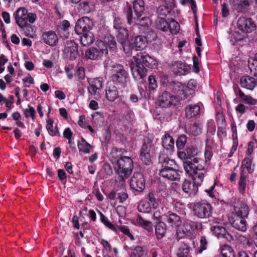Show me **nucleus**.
I'll return each instance as SVG.
<instances>
[{
	"label": "nucleus",
	"mask_w": 257,
	"mask_h": 257,
	"mask_svg": "<svg viewBox=\"0 0 257 257\" xmlns=\"http://www.w3.org/2000/svg\"><path fill=\"white\" fill-rule=\"evenodd\" d=\"M184 168L186 173L192 176L193 181L185 180L182 184V190L189 195H194L198 191V186L203 182L205 172L204 167L199 163L198 158H194L193 162L191 161L184 162Z\"/></svg>",
	"instance_id": "1"
},
{
	"label": "nucleus",
	"mask_w": 257,
	"mask_h": 257,
	"mask_svg": "<svg viewBox=\"0 0 257 257\" xmlns=\"http://www.w3.org/2000/svg\"><path fill=\"white\" fill-rule=\"evenodd\" d=\"M124 151L123 149L113 148L111 152L112 157L117 159L114 169L118 175V179L122 187L125 186L124 181L131 174L134 168L131 158L122 155Z\"/></svg>",
	"instance_id": "2"
},
{
	"label": "nucleus",
	"mask_w": 257,
	"mask_h": 257,
	"mask_svg": "<svg viewBox=\"0 0 257 257\" xmlns=\"http://www.w3.org/2000/svg\"><path fill=\"white\" fill-rule=\"evenodd\" d=\"M111 80L114 84L121 88H124L128 80V73L120 64H115L112 67Z\"/></svg>",
	"instance_id": "3"
},
{
	"label": "nucleus",
	"mask_w": 257,
	"mask_h": 257,
	"mask_svg": "<svg viewBox=\"0 0 257 257\" xmlns=\"http://www.w3.org/2000/svg\"><path fill=\"white\" fill-rule=\"evenodd\" d=\"M201 224L198 222L193 221L187 218L184 219L183 225L176 230L177 237L181 238L185 236L190 235Z\"/></svg>",
	"instance_id": "4"
},
{
	"label": "nucleus",
	"mask_w": 257,
	"mask_h": 257,
	"mask_svg": "<svg viewBox=\"0 0 257 257\" xmlns=\"http://www.w3.org/2000/svg\"><path fill=\"white\" fill-rule=\"evenodd\" d=\"M193 212L194 215L199 218H207L211 215L212 207L207 202L202 201L196 202L193 204Z\"/></svg>",
	"instance_id": "5"
},
{
	"label": "nucleus",
	"mask_w": 257,
	"mask_h": 257,
	"mask_svg": "<svg viewBox=\"0 0 257 257\" xmlns=\"http://www.w3.org/2000/svg\"><path fill=\"white\" fill-rule=\"evenodd\" d=\"M152 141L149 138L144 140L140 153V159L146 165H150L152 163L151 148Z\"/></svg>",
	"instance_id": "6"
},
{
	"label": "nucleus",
	"mask_w": 257,
	"mask_h": 257,
	"mask_svg": "<svg viewBox=\"0 0 257 257\" xmlns=\"http://www.w3.org/2000/svg\"><path fill=\"white\" fill-rule=\"evenodd\" d=\"M158 103L162 107H169L171 105L176 106L179 104L178 98L176 96L171 95L167 91H163L159 96Z\"/></svg>",
	"instance_id": "7"
},
{
	"label": "nucleus",
	"mask_w": 257,
	"mask_h": 257,
	"mask_svg": "<svg viewBox=\"0 0 257 257\" xmlns=\"http://www.w3.org/2000/svg\"><path fill=\"white\" fill-rule=\"evenodd\" d=\"M134 58L136 63L140 64L142 67L152 68L156 66V61L145 52L138 53Z\"/></svg>",
	"instance_id": "8"
},
{
	"label": "nucleus",
	"mask_w": 257,
	"mask_h": 257,
	"mask_svg": "<svg viewBox=\"0 0 257 257\" xmlns=\"http://www.w3.org/2000/svg\"><path fill=\"white\" fill-rule=\"evenodd\" d=\"M131 188L140 192H142L145 187V180L141 172H135L131 178L130 183Z\"/></svg>",
	"instance_id": "9"
},
{
	"label": "nucleus",
	"mask_w": 257,
	"mask_h": 257,
	"mask_svg": "<svg viewBox=\"0 0 257 257\" xmlns=\"http://www.w3.org/2000/svg\"><path fill=\"white\" fill-rule=\"evenodd\" d=\"M28 12L24 8H19L15 14V19L17 24L20 27L26 32L27 29L31 28V26L28 24Z\"/></svg>",
	"instance_id": "10"
},
{
	"label": "nucleus",
	"mask_w": 257,
	"mask_h": 257,
	"mask_svg": "<svg viewBox=\"0 0 257 257\" xmlns=\"http://www.w3.org/2000/svg\"><path fill=\"white\" fill-rule=\"evenodd\" d=\"M92 26V22L88 17H83L77 21L75 31L78 35H81L89 32Z\"/></svg>",
	"instance_id": "11"
},
{
	"label": "nucleus",
	"mask_w": 257,
	"mask_h": 257,
	"mask_svg": "<svg viewBox=\"0 0 257 257\" xmlns=\"http://www.w3.org/2000/svg\"><path fill=\"white\" fill-rule=\"evenodd\" d=\"M245 217L230 213L228 216L229 223L238 230L244 232L246 230V221Z\"/></svg>",
	"instance_id": "12"
},
{
	"label": "nucleus",
	"mask_w": 257,
	"mask_h": 257,
	"mask_svg": "<svg viewBox=\"0 0 257 257\" xmlns=\"http://www.w3.org/2000/svg\"><path fill=\"white\" fill-rule=\"evenodd\" d=\"M237 24L239 29L244 33H251L256 29V25L250 18L240 17Z\"/></svg>",
	"instance_id": "13"
},
{
	"label": "nucleus",
	"mask_w": 257,
	"mask_h": 257,
	"mask_svg": "<svg viewBox=\"0 0 257 257\" xmlns=\"http://www.w3.org/2000/svg\"><path fill=\"white\" fill-rule=\"evenodd\" d=\"M168 87L169 89L176 94V96L179 99V102L180 100H184L187 98L185 86L181 83L172 81L169 83Z\"/></svg>",
	"instance_id": "14"
},
{
	"label": "nucleus",
	"mask_w": 257,
	"mask_h": 257,
	"mask_svg": "<svg viewBox=\"0 0 257 257\" xmlns=\"http://www.w3.org/2000/svg\"><path fill=\"white\" fill-rule=\"evenodd\" d=\"M131 70L134 79L140 83H143L147 77V69L140 64L131 67Z\"/></svg>",
	"instance_id": "15"
},
{
	"label": "nucleus",
	"mask_w": 257,
	"mask_h": 257,
	"mask_svg": "<svg viewBox=\"0 0 257 257\" xmlns=\"http://www.w3.org/2000/svg\"><path fill=\"white\" fill-rule=\"evenodd\" d=\"M64 53L70 60L75 59L78 56V46L73 41H67L65 43Z\"/></svg>",
	"instance_id": "16"
},
{
	"label": "nucleus",
	"mask_w": 257,
	"mask_h": 257,
	"mask_svg": "<svg viewBox=\"0 0 257 257\" xmlns=\"http://www.w3.org/2000/svg\"><path fill=\"white\" fill-rule=\"evenodd\" d=\"M180 173H182V172L178 170V168L161 169L160 171V176L171 181L179 180L180 179Z\"/></svg>",
	"instance_id": "17"
},
{
	"label": "nucleus",
	"mask_w": 257,
	"mask_h": 257,
	"mask_svg": "<svg viewBox=\"0 0 257 257\" xmlns=\"http://www.w3.org/2000/svg\"><path fill=\"white\" fill-rule=\"evenodd\" d=\"M249 208L242 201L238 200L233 206V211L231 213L235 215L247 217L249 213Z\"/></svg>",
	"instance_id": "18"
},
{
	"label": "nucleus",
	"mask_w": 257,
	"mask_h": 257,
	"mask_svg": "<svg viewBox=\"0 0 257 257\" xmlns=\"http://www.w3.org/2000/svg\"><path fill=\"white\" fill-rule=\"evenodd\" d=\"M147 43L148 41L146 37L140 35L132 39L130 42V46L137 51L142 50L147 47Z\"/></svg>",
	"instance_id": "19"
},
{
	"label": "nucleus",
	"mask_w": 257,
	"mask_h": 257,
	"mask_svg": "<svg viewBox=\"0 0 257 257\" xmlns=\"http://www.w3.org/2000/svg\"><path fill=\"white\" fill-rule=\"evenodd\" d=\"M159 163L162 165L161 169L178 168L177 164L173 160L170 159L164 153H161L159 157Z\"/></svg>",
	"instance_id": "20"
},
{
	"label": "nucleus",
	"mask_w": 257,
	"mask_h": 257,
	"mask_svg": "<svg viewBox=\"0 0 257 257\" xmlns=\"http://www.w3.org/2000/svg\"><path fill=\"white\" fill-rule=\"evenodd\" d=\"M170 66L174 73L176 75H185L188 71L187 66L181 61L174 62Z\"/></svg>",
	"instance_id": "21"
},
{
	"label": "nucleus",
	"mask_w": 257,
	"mask_h": 257,
	"mask_svg": "<svg viewBox=\"0 0 257 257\" xmlns=\"http://www.w3.org/2000/svg\"><path fill=\"white\" fill-rule=\"evenodd\" d=\"M42 36L44 42L51 46H55L58 42L57 36L53 31L45 32Z\"/></svg>",
	"instance_id": "22"
},
{
	"label": "nucleus",
	"mask_w": 257,
	"mask_h": 257,
	"mask_svg": "<svg viewBox=\"0 0 257 257\" xmlns=\"http://www.w3.org/2000/svg\"><path fill=\"white\" fill-rule=\"evenodd\" d=\"M240 85L242 87L252 90L256 85L255 79L251 76H244L240 78Z\"/></svg>",
	"instance_id": "23"
},
{
	"label": "nucleus",
	"mask_w": 257,
	"mask_h": 257,
	"mask_svg": "<svg viewBox=\"0 0 257 257\" xmlns=\"http://www.w3.org/2000/svg\"><path fill=\"white\" fill-rule=\"evenodd\" d=\"M105 91L106 97L110 101H114L119 97L117 88L115 85L108 87Z\"/></svg>",
	"instance_id": "24"
},
{
	"label": "nucleus",
	"mask_w": 257,
	"mask_h": 257,
	"mask_svg": "<svg viewBox=\"0 0 257 257\" xmlns=\"http://www.w3.org/2000/svg\"><path fill=\"white\" fill-rule=\"evenodd\" d=\"M133 8L135 17L142 16L145 10L144 1L143 0H135L133 2Z\"/></svg>",
	"instance_id": "25"
},
{
	"label": "nucleus",
	"mask_w": 257,
	"mask_h": 257,
	"mask_svg": "<svg viewBox=\"0 0 257 257\" xmlns=\"http://www.w3.org/2000/svg\"><path fill=\"white\" fill-rule=\"evenodd\" d=\"M190 247L186 243L180 242L177 251L178 257H192L190 252Z\"/></svg>",
	"instance_id": "26"
},
{
	"label": "nucleus",
	"mask_w": 257,
	"mask_h": 257,
	"mask_svg": "<svg viewBox=\"0 0 257 257\" xmlns=\"http://www.w3.org/2000/svg\"><path fill=\"white\" fill-rule=\"evenodd\" d=\"M250 5L249 0H236L233 3V7L238 12H242L247 10Z\"/></svg>",
	"instance_id": "27"
},
{
	"label": "nucleus",
	"mask_w": 257,
	"mask_h": 257,
	"mask_svg": "<svg viewBox=\"0 0 257 257\" xmlns=\"http://www.w3.org/2000/svg\"><path fill=\"white\" fill-rule=\"evenodd\" d=\"M166 221L172 227H176L181 223L180 217L175 213H171L167 217Z\"/></svg>",
	"instance_id": "28"
},
{
	"label": "nucleus",
	"mask_w": 257,
	"mask_h": 257,
	"mask_svg": "<svg viewBox=\"0 0 257 257\" xmlns=\"http://www.w3.org/2000/svg\"><path fill=\"white\" fill-rule=\"evenodd\" d=\"M163 146L167 150L172 151L174 148V140L169 134H165L163 138Z\"/></svg>",
	"instance_id": "29"
},
{
	"label": "nucleus",
	"mask_w": 257,
	"mask_h": 257,
	"mask_svg": "<svg viewBox=\"0 0 257 257\" xmlns=\"http://www.w3.org/2000/svg\"><path fill=\"white\" fill-rule=\"evenodd\" d=\"M200 111V106L197 104L189 105L186 107L185 112L186 117L190 118L198 114Z\"/></svg>",
	"instance_id": "30"
},
{
	"label": "nucleus",
	"mask_w": 257,
	"mask_h": 257,
	"mask_svg": "<svg viewBox=\"0 0 257 257\" xmlns=\"http://www.w3.org/2000/svg\"><path fill=\"white\" fill-rule=\"evenodd\" d=\"M117 31L118 32V34L116 37L118 41L121 45H125L128 38V33L127 30L125 28H123Z\"/></svg>",
	"instance_id": "31"
},
{
	"label": "nucleus",
	"mask_w": 257,
	"mask_h": 257,
	"mask_svg": "<svg viewBox=\"0 0 257 257\" xmlns=\"http://www.w3.org/2000/svg\"><path fill=\"white\" fill-rule=\"evenodd\" d=\"M135 24L140 27L148 28L151 25V22L148 17H135Z\"/></svg>",
	"instance_id": "32"
},
{
	"label": "nucleus",
	"mask_w": 257,
	"mask_h": 257,
	"mask_svg": "<svg viewBox=\"0 0 257 257\" xmlns=\"http://www.w3.org/2000/svg\"><path fill=\"white\" fill-rule=\"evenodd\" d=\"M166 232V225L162 221L157 223L155 227V232L158 238H162Z\"/></svg>",
	"instance_id": "33"
},
{
	"label": "nucleus",
	"mask_w": 257,
	"mask_h": 257,
	"mask_svg": "<svg viewBox=\"0 0 257 257\" xmlns=\"http://www.w3.org/2000/svg\"><path fill=\"white\" fill-rule=\"evenodd\" d=\"M136 221L138 225L142 227L148 231L152 230V222L145 220L140 215L137 216Z\"/></svg>",
	"instance_id": "34"
},
{
	"label": "nucleus",
	"mask_w": 257,
	"mask_h": 257,
	"mask_svg": "<svg viewBox=\"0 0 257 257\" xmlns=\"http://www.w3.org/2000/svg\"><path fill=\"white\" fill-rule=\"evenodd\" d=\"M81 37V42L84 46H87L93 43L94 39L92 34L90 32H87L82 34Z\"/></svg>",
	"instance_id": "35"
},
{
	"label": "nucleus",
	"mask_w": 257,
	"mask_h": 257,
	"mask_svg": "<svg viewBox=\"0 0 257 257\" xmlns=\"http://www.w3.org/2000/svg\"><path fill=\"white\" fill-rule=\"evenodd\" d=\"M86 57L92 60L96 59L102 56L95 47H91L85 53Z\"/></svg>",
	"instance_id": "36"
},
{
	"label": "nucleus",
	"mask_w": 257,
	"mask_h": 257,
	"mask_svg": "<svg viewBox=\"0 0 257 257\" xmlns=\"http://www.w3.org/2000/svg\"><path fill=\"white\" fill-rule=\"evenodd\" d=\"M78 148L80 152L88 154L90 153L92 147L84 138H82L81 143L78 144Z\"/></svg>",
	"instance_id": "37"
},
{
	"label": "nucleus",
	"mask_w": 257,
	"mask_h": 257,
	"mask_svg": "<svg viewBox=\"0 0 257 257\" xmlns=\"http://www.w3.org/2000/svg\"><path fill=\"white\" fill-rule=\"evenodd\" d=\"M241 168L243 170L246 169L250 174L254 170V166L251 165V160L249 157H245L243 160Z\"/></svg>",
	"instance_id": "38"
},
{
	"label": "nucleus",
	"mask_w": 257,
	"mask_h": 257,
	"mask_svg": "<svg viewBox=\"0 0 257 257\" xmlns=\"http://www.w3.org/2000/svg\"><path fill=\"white\" fill-rule=\"evenodd\" d=\"M95 48L98 51L101 56L108 54L107 46L102 40H98L96 41Z\"/></svg>",
	"instance_id": "39"
},
{
	"label": "nucleus",
	"mask_w": 257,
	"mask_h": 257,
	"mask_svg": "<svg viewBox=\"0 0 257 257\" xmlns=\"http://www.w3.org/2000/svg\"><path fill=\"white\" fill-rule=\"evenodd\" d=\"M225 228L219 225L211 226L210 230L218 238H221V236L225 233Z\"/></svg>",
	"instance_id": "40"
},
{
	"label": "nucleus",
	"mask_w": 257,
	"mask_h": 257,
	"mask_svg": "<svg viewBox=\"0 0 257 257\" xmlns=\"http://www.w3.org/2000/svg\"><path fill=\"white\" fill-rule=\"evenodd\" d=\"M105 44L110 49H114L116 48V43L114 40V37L111 35L106 36L104 38L103 41Z\"/></svg>",
	"instance_id": "41"
},
{
	"label": "nucleus",
	"mask_w": 257,
	"mask_h": 257,
	"mask_svg": "<svg viewBox=\"0 0 257 257\" xmlns=\"http://www.w3.org/2000/svg\"><path fill=\"white\" fill-rule=\"evenodd\" d=\"M247 184L246 177L243 174H241L239 181V191L243 194L245 192L246 186Z\"/></svg>",
	"instance_id": "42"
},
{
	"label": "nucleus",
	"mask_w": 257,
	"mask_h": 257,
	"mask_svg": "<svg viewBox=\"0 0 257 257\" xmlns=\"http://www.w3.org/2000/svg\"><path fill=\"white\" fill-rule=\"evenodd\" d=\"M180 29V26L177 22L172 19L169 25V30L172 34H177Z\"/></svg>",
	"instance_id": "43"
},
{
	"label": "nucleus",
	"mask_w": 257,
	"mask_h": 257,
	"mask_svg": "<svg viewBox=\"0 0 257 257\" xmlns=\"http://www.w3.org/2000/svg\"><path fill=\"white\" fill-rule=\"evenodd\" d=\"M93 120L98 127H101L104 121V118L102 114L99 112H96L92 115Z\"/></svg>",
	"instance_id": "44"
},
{
	"label": "nucleus",
	"mask_w": 257,
	"mask_h": 257,
	"mask_svg": "<svg viewBox=\"0 0 257 257\" xmlns=\"http://www.w3.org/2000/svg\"><path fill=\"white\" fill-rule=\"evenodd\" d=\"M127 23L131 25L135 24V17H133V11L131 7H128L124 9Z\"/></svg>",
	"instance_id": "45"
},
{
	"label": "nucleus",
	"mask_w": 257,
	"mask_h": 257,
	"mask_svg": "<svg viewBox=\"0 0 257 257\" xmlns=\"http://www.w3.org/2000/svg\"><path fill=\"white\" fill-rule=\"evenodd\" d=\"M99 214L100 216V221L102 222L106 227L109 228L112 230H114L115 229V227L113 224H112L111 222H110L107 219V217H106L103 214L99 211Z\"/></svg>",
	"instance_id": "46"
},
{
	"label": "nucleus",
	"mask_w": 257,
	"mask_h": 257,
	"mask_svg": "<svg viewBox=\"0 0 257 257\" xmlns=\"http://www.w3.org/2000/svg\"><path fill=\"white\" fill-rule=\"evenodd\" d=\"M157 28L163 32H166L169 30L168 23L162 17L160 18L157 25Z\"/></svg>",
	"instance_id": "47"
},
{
	"label": "nucleus",
	"mask_w": 257,
	"mask_h": 257,
	"mask_svg": "<svg viewBox=\"0 0 257 257\" xmlns=\"http://www.w3.org/2000/svg\"><path fill=\"white\" fill-rule=\"evenodd\" d=\"M222 257H235L233 250L229 246H225L221 250Z\"/></svg>",
	"instance_id": "48"
},
{
	"label": "nucleus",
	"mask_w": 257,
	"mask_h": 257,
	"mask_svg": "<svg viewBox=\"0 0 257 257\" xmlns=\"http://www.w3.org/2000/svg\"><path fill=\"white\" fill-rule=\"evenodd\" d=\"M200 247L196 251L197 253H201L204 250L207 249V241L204 236H202L200 240Z\"/></svg>",
	"instance_id": "49"
},
{
	"label": "nucleus",
	"mask_w": 257,
	"mask_h": 257,
	"mask_svg": "<svg viewBox=\"0 0 257 257\" xmlns=\"http://www.w3.org/2000/svg\"><path fill=\"white\" fill-rule=\"evenodd\" d=\"M79 9L80 11L83 13H88L90 12L91 10L88 1H83L81 2L79 5Z\"/></svg>",
	"instance_id": "50"
},
{
	"label": "nucleus",
	"mask_w": 257,
	"mask_h": 257,
	"mask_svg": "<svg viewBox=\"0 0 257 257\" xmlns=\"http://www.w3.org/2000/svg\"><path fill=\"white\" fill-rule=\"evenodd\" d=\"M158 190L159 193L164 198L166 197L169 195V191L165 183H160Z\"/></svg>",
	"instance_id": "51"
},
{
	"label": "nucleus",
	"mask_w": 257,
	"mask_h": 257,
	"mask_svg": "<svg viewBox=\"0 0 257 257\" xmlns=\"http://www.w3.org/2000/svg\"><path fill=\"white\" fill-rule=\"evenodd\" d=\"M216 121L218 128H223L224 127L225 118L222 113H217Z\"/></svg>",
	"instance_id": "52"
},
{
	"label": "nucleus",
	"mask_w": 257,
	"mask_h": 257,
	"mask_svg": "<svg viewBox=\"0 0 257 257\" xmlns=\"http://www.w3.org/2000/svg\"><path fill=\"white\" fill-rule=\"evenodd\" d=\"M187 139L185 135L180 136L176 141V146L178 149H182L186 143Z\"/></svg>",
	"instance_id": "53"
},
{
	"label": "nucleus",
	"mask_w": 257,
	"mask_h": 257,
	"mask_svg": "<svg viewBox=\"0 0 257 257\" xmlns=\"http://www.w3.org/2000/svg\"><path fill=\"white\" fill-rule=\"evenodd\" d=\"M144 253V249L142 246H137L134 249L132 257H141Z\"/></svg>",
	"instance_id": "54"
},
{
	"label": "nucleus",
	"mask_w": 257,
	"mask_h": 257,
	"mask_svg": "<svg viewBox=\"0 0 257 257\" xmlns=\"http://www.w3.org/2000/svg\"><path fill=\"white\" fill-rule=\"evenodd\" d=\"M169 9L167 8L166 7L164 6H160L157 9V13L160 16H166L167 15V14L169 13L170 11Z\"/></svg>",
	"instance_id": "55"
},
{
	"label": "nucleus",
	"mask_w": 257,
	"mask_h": 257,
	"mask_svg": "<svg viewBox=\"0 0 257 257\" xmlns=\"http://www.w3.org/2000/svg\"><path fill=\"white\" fill-rule=\"evenodd\" d=\"M149 88L155 90L157 87V84L156 79L153 76H150L148 78Z\"/></svg>",
	"instance_id": "56"
},
{
	"label": "nucleus",
	"mask_w": 257,
	"mask_h": 257,
	"mask_svg": "<svg viewBox=\"0 0 257 257\" xmlns=\"http://www.w3.org/2000/svg\"><path fill=\"white\" fill-rule=\"evenodd\" d=\"M90 84L98 90H100L102 87V82L98 78L94 79Z\"/></svg>",
	"instance_id": "57"
},
{
	"label": "nucleus",
	"mask_w": 257,
	"mask_h": 257,
	"mask_svg": "<svg viewBox=\"0 0 257 257\" xmlns=\"http://www.w3.org/2000/svg\"><path fill=\"white\" fill-rule=\"evenodd\" d=\"M248 67L252 74L257 72V60L255 57L252 62L250 63L249 62Z\"/></svg>",
	"instance_id": "58"
},
{
	"label": "nucleus",
	"mask_w": 257,
	"mask_h": 257,
	"mask_svg": "<svg viewBox=\"0 0 257 257\" xmlns=\"http://www.w3.org/2000/svg\"><path fill=\"white\" fill-rule=\"evenodd\" d=\"M148 196L150 202L152 204L154 208H156L158 206V203L154 194L153 193L150 192Z\"/></svg>",
	"instance_id": "59"
},
{
	"label": "nucleus",
	"mask_w": 257,
	"mask_h": 257,
	"mask_svg": "<svg viewBox=\"0 0 257 257\" xmlns=\"http://www.w3.org/2000/svg\"><path fill=\"white\" fill-rule=\"evenodd\" d=\"M25 116L28 117L31 116L33 119L35 117V110L33 107L29 106L28 109H26L24 111Z\"/></svg>",
	"instance_id": "60"
},
{
	"label": "nucleus",
	"mask_w": 257,
	"mask_h": 257,
	"mask_svg": "<svg viewBox=\"0 0 257 257\" xmlns=\"http://www.w3.org/2000/svg\"><path fill=\"white\" fill-rule=\"evenodd\" d=\"M113 27L117 31L124 28L119 18H115L114 19L113 21Z\"/></svg>",
	"instance_id": "61"
},
{
	"label": "nucleus",
	"mask_w": 257,
	"mask_h": 257,
	"mask_svg": "<svg viewBox=\"0 0 257 257\" xmlns=\"http://www.w3.org/2000/svg\"><path fill=\"white\" fill-rule=\"evenodd\" d=\"M221 14L224 18L227 17L229 14L228 5L226 3L222 5Z\"/></svg>",
	"instance_id": "62"
},
{
	"label": "nucleus",
	"mask_w": 257,
	"mask_h": 257,
	"mask_svg": "<svg viewBox=\"0 0 257 257\" xmlns=\"http://www.w3.org/2000/svg\"><path fill=\"white\" fill-rule=\"evenodd\" d=\"M117 195L119 199V202L121 203L123 202L128 198V194L123 191L119 192Z\"/></svg>",
	"instance_id": "63"
},
{
	"label": "nucleus",
	"mask_w": 257,
	"mask_h": 257,
	"mask_svg": "<svg viewBox=\"0 0 257 257\" xmlns=\"http://www.w3.org/2000/svg\"><path fill=\"white\" fill-rule=\"evenodd\" d=\"M198 153V150L194 148H190L187 150V155L190 158V160H192L191 157L196 156Z\"/></svg>",
	"instance_id": "64"
}]
</instances>
